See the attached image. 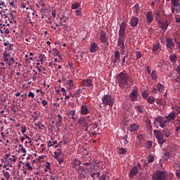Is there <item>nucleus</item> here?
<instances>
[{
    "instance_id": "obj_39",
    "label": "nucleus",
    "mask_w": 180,
    "mask_h": 180,
    "mask_svg": "<svg viewBox=\"0 0 180 180\" xmlns=\"http://www.w3.org/2000/svg\"><path fill=\"white\" fill-rule=\"evenodd\" d=\"M25 167H27V169H30V171H33V167H32V165L30 162H27L25 164Z\"/></svg>"
},
{
    "instance_id": "obj_9",
    "label": "nucleus",
    "mask_w": 180,
    "mask_h": 180,
    "mask_svg": "<svg viewBox=\"0 0 180 180\" xmlns=\"http://www.w3.org/2000/svg\"><path fill=\"white\" fill-rule=\"evenodd\" d=\"M137 96H139V90L136 88H134L129 94V99L131 102H136Z\"/></svg>"
},
{
    "instance_id": "obj_33",
    "label": "nucleus",
    "mask_w": 180,
    "mask_h": 180,
    "mask_svg": "<svg viewBox=\"0 0 180 180\" xmlns=\"http://www.w3.org/2000/svg\"><path fill=\"white\" fill-rule=\"evenodd\" d=\"M147 102H148L150 105H153L155 102V98L154 96H149L146 99Z\"/></svg>"
},
{
    "instance_id": "obj_62",
    "label": "nucleus",
    "mask_w": 180,
    "mask_h": 180,
    "mask_svg": "<svg viewBox=\"0 0 180 180\" xmlns=\"http://www.w3.org/2000/svg\"><path fill=\"white\" fill-rule=\"evenodd\" d=\"M179 34H178V32H176L175 34H174L173 37H174L175 41H176V39H178Z\"/></svg>"
},
{
    "instance_id": "obj_60",
    "label": "nucleus",
    "mask_w": 180,
    "mask_h": 180,
    "mask_svg": "<svg viewBox=\"0 0 180 180\" xmlns=\"http://www.w3.org/2000/svg\"><path fill=\"white\" fill-rule=\"evenodd\" d=\"M9 53H6V52H4L3 53V58H8V57H9Z\"/></svg>"
},
{
    "instance_id": "obj_29",
    "label": "nucleus",
    "mask_w": 180,
    "mask_h": 180,
    "mask_svg": "<svg viewBox=\"0 0 180 180\" xmlns=\"http://www.w3.org/2000/svg\"><path fill=\"white\" fill-rule=\"evenodd\" d=\"M156 88L158 89V92H162L165 89L164 85L161 84V83H158Z\"/></svg>"
},
{
    "instance_id": "obj_27",
    "label": "nucleus",
    "mask_w": 180,
    "mask_h": 180,
    "mask_svg": "<svg viewBox=\"0 0 180 180\" xmlns=\"http://www.w3.org/2000/svg\"><path fill=\"white\" fill-rule=\"evenodd\" d=\"M100 40L101 43H106V41L108 40V38L106 37V34L103 32H102L100 34Z\"/></svg>"
},
{
    "instance_id": "obj_16",
    "label": "nucleus",
    "mask_w": 180,
    "mask_h": 180,
    "mask_svg": "<svg viewBox=\"0 0 180 180\" xmlns=\"http://www.w3.org/2000/svg\"><path fill=\"white\" fill-rule=\"evenodd\" d=\"M162 134L166 137V139H168V137H171L172 136V132L171 131V129L168 128H165L162 129Z\"/></svg>"
},
{
    "instance_id": "obj_41",
    "label": "nucleus",
    "mask_w": 180,
    "mask_h": 180,
    "mask_svg": "<svg viewBox=\"0 0 180 180\" xmlns=\"http://www.w3.org/2000/svg\"><path fill=\"white\" fill-rule=\"evenodd\" d=\"M101 175L100 172H97V173H93L91 174V178H93V179H96V178H99Z\"/></svg>"
},
{
    "instance_id": "obj_36",
    "label": "nucleus",
    "mask_w": 180,
    "mask_h": 180,
    "mask_svg": "<svg viewBox=\"0 0 180 180\" xmlns=\"http://www.w3.org/2000/svg\"><path fill=\"white\" fill-rule=\"evenodd\" d=\"M151 78L153 80L157 79L158 77H157V71L155 70H153L151 74H150Z\"/></svg>"
},
{
    "instance_id": "obj_18",
    "label": "nucleus",
    "mask_w": 180,
    "mask_h": 180,
    "mask_svg": "<svg viewBox=\"0 0 180 180\" xmlns=\"http://www.w3.org/2000/svg\"><path fill=\"white\" fill-rule=\"evenodd\" d=\"M139 25V18L137 17H132L130 20V26L131 27H134Z\"/></svg>"
},
{
    "instance_id": "obj_15",
    "label": "nucleus",
    "mask_w": 180,
    "mask_h": 180,
    "mask_svg": "<svg viewBox=\"0 0 180 180\" xmlns=\"http://www.w3.org/2000/svg\"><path fill=\"white\" fill-rule=\"evenodd\" d=\"M77 173L82 176H85V175L88 174V171L85 169V167L82 166H79V168H77Z\"/></svg>"
},
{
    "instance_id": "obj_31",
    "label": "nucleus",
    "mask_w": 180,
    "mask_h": 180,
    "mask_svg": "<svg viewBox=\"0 0 180 180\" xmlns=\"http://www.w3.org/2000/svg\"><path fill=\"white\" fill-rule=\"evenodd\" d=\"M60 55V51H58V49L57 48H53L52 49V56L53 57H58V56Z\"/></svg>"
},
{
    "instance_id": "obj_8",
    "label": "nucleus",
    "mask_w": 180,
    "mask_h": 180,
    "mask_svg": "<svg viewBox=\"0 0 180 180\" xmlns=\"http://www.w3.org/2000/svg\"><path fill=\"white\" fill-rule=\"evenodd\" d=\"M79 124H81L82 126H83V127H86V129H84L85 131H88V129H89V126L91 123V119H89V117H82L79 120Z\"/></svg>"
},
{
    "instance_id": "obj_54",
    "label": "nucleus",
    "mask_w": 180,
    "mask_h": 180,
    "mask_svg": "<svg viewBox=\"0 0 180 180\" xmlns=\"http://www.w3.org/2000/svg\"><path fill=\"white\" fill-rule=\"evenodd\" d=\"M164 158L165 160H169V153L168 152H165L164 153Z\"/></svg>"
},
{
    "instance_id": "obj_7",
    "label": "nucleus",
    "mask_w": 180,
    "mask_h": 180,
    "mask_svg": "<svg viewBox=\"0 0 180 180\" xmlns=\"http://www.w3.org/2000/svg\"><path fill=\"white\" fill-rule=\"evenodd\" d=\"M155 122L156 124H158L160 127H162V129H164V127H167V124H168V121L167 119H165V117H157L155 119Z\"/></svg>"
},
{
    "instance_id": "obj_51",
    "label": "nucleus",
    "mask_w": 180,
    "mask_h": 180,
    "mask_svg": "<svg viewBox=\"0 0 180 180\" xmlns=\"http://www.w3.org/2000/svg\"><path fill=\"white\" fill-rule=\"evenodd\" d=\"M135 54L136 60H140V58H141V53H140V51H136Z\"/></svg>"
},
{
    "instance_id": "obj_21",
    "label": "nucleus",
    "mask_w": 180,
    "mask_h": 180,
    "mask_svg": "<svg viewBox=\"0 0 180 180\" xmlns=\"http://www.w3.org/2000/svg\"><path fill=\"white\" fill-rule=\"evenodd\" d=\"M167 44H166V47L167 49H172L174 46H175V44L174 41H172V38H167Z\"/></svg>"
},
{
    "instance_id": "obj_64",
    "label": "nucleus",
    "mask_w": 180,
    "mask_h": 180,
    "mask_svg": "<svg viewBox=\"0 0 180 180\" xmlns=\"http://www.w3.org/2000/svg\"><path fill=\"white\" fill-rule=\"evenodd\" d=\"M176 71L178 72V74H180V65L177 66Z\"/></svg>"
},
{
    "instance_id": "obj_22",
    "label": "nucleus",
    "mask_w": 180,
    "mask_h": 180,
    "mask_svg": "<svg viewBox=\"0 0 180 180\" xmlns=\"http://www.w3.org/2000/svg\"><path fill=\"white\" fill-rule=\"evenodd\" d=\"M16 23V21L9 18L8 17L5 16V22L4 24V26L6 25V26H11V24L12 23Z\"/></svg>"
},
{
    "instance_id": "obj_37",
    "label": "nucleus",
    "mask_w": 180,
    "mask_h": 180,
    "mask_svg": "<svg viewBox=\"0 0 180 180\" xmlns=\"http://www.w3.org/2000/svg\"><path fill=\"white\" fill-rule=\"evenodd\" d=\"M3 175L6 179H11V174L8 172H5L3 170Z\"/></svg>"
},
{
    "instance_id": "obj_30",
    "label": "nucleus",
    "mask_w": 180,
    "mask_h": 180,
    "mask_svg": "<svg viewBox=\"0 0 180 180\" xmlns=\"http://www.w3.org/2000/svg\"><path fill=\"white\" fill-rule=\"evenodd\" d=\"M75 110H70L68 113L69 117L72 119V120H75Z\"/></svg>"
},
{
    "instance_id": "obj_19",
    "label": "nucleus",
    "mask_w": 180,
    "mask_h": 180,
    "mask_svg": "<svg viewBox=\"0 0 180 180\" xmlns=\"http://www.w3.org/2000/svg\"><path fill=\"white\" fill-rule=\"evenodd\" d=\"M81 113L84 115H89V109H88V106L86 105H82L81 106Z\"/></svg>"
},
{
    "instance_id": "obj_5",
    "label": "nucleus",
    "mask_w": 180,
    "mask_h": 180,
    "mask_svg": "<svg viewBox=\"0 0 180 180\" xmlns=\"http://www.w3.org/2000/svg\"><path fill=\"white\" fill-rule=\"evenodd\" d=\"M4 160L7 165H8V167H11V168H12V167H13L12 164H13L14 162H16V156L13 155H11V153H8L6 154L4 157Z\"/></svg>"
},
{
    "instance_id": "obj_14",
    "label": "nucleus",
    "mask_w": 180,
    "mask_h": 180,
    "mask_svg": "<svg viewBox=\"0 0 180 180\" xmlns=\"http://www.w3.org/2000/svg\"><path fill=\"white\" fill-rule=\"evenodd\" d=\"M82 86H94V83H92V79H85L82 82Z\"/></svg>"
},
{
    "instance_id": "obj_50",
    "label": "nucleus",
    "mask_w": 180,
    "mask_h": 180,
    "mask_svg": "<svg viewBox=\"0 0 180 180\" xmlns=\"http://www.w3.org/2000/svg\"><path fill=\"white\" fill-rule=\"evenodd\" d=\"M61 155V152H54V158H56V160H58V157H60Z\"/></svg>"
},
{
    "instance_id": "obj_58",
    "label": "nucleus",
    "mask_w": 180,
    "mask_h": 180,
    "mask_svg": "<svg viewBox=\"0 0 180 180\" xmlns=\"http://www.w3.org/2000/svg\"><path fill=\"white\" fill-rule=\"evenodd\" d=\"M27 96L28 98H34V93L30 91Z\"/></svg>"
},
{
    "instance_id": "obj_45",
    "label": "nucleus",
    "mask_w": 180,
    "mask_h": 180,
    "mask_svg": "<svg viewBox=\"0 0 180 180\" xmlns=\"http://www.w3.org/2000/svg\"><path fill=\"white\" fill-rule=\"evenodd\" d=\"M20 147H21L20 151L22 152V155H23V157H25V155H26V153H27V151L26 150V148L25 147H23L22 145H20Z\"/></svg>"
},
{
    "instance_id": "obj_12",
    "label": "nucleus",
    "mask_w": 180,
    "mask_h": 180,
    "mask_svg": "<svg viewBox=\"0 0 180 180\" xmlns=\"http://www.w3.org/2000/svg\"><path fill=\"white\" fill-rule=\"evenodd\" d=\"M128 130L130 133H136V131L140 130V126L137 124H131L129 126Z\"/></svg>"
},
{
    "instance_id": "obj_40",
    "label": "nucleus",
    "mask_w": 180,
    "mask_h": 180,
    "mask_svg": "<svg viewBox=\"0 0 180 180\" xmlns=\"http://www.w3.org/2000/svg\"><path fill=\"white\" fill-rule=\"evenodd\" d=\"M148 95H150V94H148V91H144L142 93V98H143V99H148Z\"/></svg>"
},
{
    "instance_id": "obj_63",
    "label": "nucleus",
    "mask_w": 180,
    "mask_h": 180,
    "mask_svg": "<svg viewBox=\"0 0 180 180\" xmlns=\"http://www.w3.org/2000/svg\"><path fill=\"white\" fill-rule=\"evenodd\" d=\"M176 176L180 179V169H178L176 172Z\"/></svg>"
},
{
    "instance_id": "obj_38",
    "label": "nucleus",
    "mask_w": 180,
    "mask_h": 180,
    "mask_svg": "<svg viewBox=\"0 0 180 180\" xmlns=\"http://www.w3.org/2000/svg\"><path fill=\"white\" fill-rule=\"evenodd\" d=\"M173 167L176 171H178L180 168V162H174Z\"/></svg>"
},
{
    "instance_id": "obj_3",
    "label": "nucleus",
    "mask_w": 180,
    "mask_h": 180,
    "mask_svg": "<svg viewBox=\"0 0 180 180\" xmlns=\"http://www.w3.org/2000/svg\"><path fill=\"white\" fill-rule=\"evenodd\" d=\"M102 103L103 106H113V103H115V98L112 97V96L107 94L103 96L102 98Z\"/></svg>"
},
{
    "instance_id": "obj_44",
    "label": "nucleus",
    "mask_w": 180,
    "mask_h": 180,
    "mask_svg": "<svg viewBox=\"0 0 180 180\" xmlns=\"http://www.w3.org/2000/svg\"><path fill=\"white\" fill-rule=\"evenodd\" d=\"M158 49H160V44L157 43L155 45H153L152 50H153V51H157V50H158Z\"/></svg>"
},
{
    "instance_id": "obj_11",
    "label": "nucleus",
    "mask_w": 180,
    "mask_h": 180,
    "mask_svg": "<svg viewBox=\"0 0 180 180\" xmlns=\"http://www.w3.org/2000/svg\"><path fill=\"white\" fill-rule=\"evenodd\" d=\"M125 32H126V21H123L120 26L119 36L124 37Z\"/></svg>"
},
{
    "instance_id": "obj_17",
    "label": "nucleus",
    "mask_w": 180,
    "mask_h": 180,
    "mask_svg": "<svg viewBox=\"0 0 180 180\" xmlns=\"http://www.w3.org/2000/svg\"><path fill=\"white\" fill-rule=\"evenodd\" d=\"M117 46L122 49V50L124 49V37H118Z\"/></svg>"
},
{
    "instance_id": "obj_48",
    "label": "nucleus",
    "mask_w": 180,
    "mask_h": 180,
    "mask_svg": "<svg viewBox=\"0 0 180 180\" xmlns=\"http://www.w3.org/2000/svg\"><path fill=\"white\" fill-rule=\"evenodd\" d=\"M169 60L172 61V63H175L176 60V56L172 54L169 56Z\"/></svg>"
},
{
    "instance_id": "obj_23",
    "label": "nucleus",
    "mask_w": 180,
    "mask_h": 180,
    "mask_svg": "<svg viewBox=\"0 0 180 180\" xmlns=\"http://www.w3.org/2000/svg\"><path fill=\"white\" fill-rule=\"evenodd\" d=\"M98 44L96 43L93 42L90 45V53H96V51H98Z\"/></svg>"
},
{
    "instance_id": "obj_6",
    "label": "nucleus",
    "mask_w": 180,
    "mask_h": 180,
    "mask_svg": "<svg viewBox=\"0 0 180 180\" xmlns=\"http://www.w3.org/2000/svg\"><path fill=\"white\" fill-rule=\"evenodd\" d=\"M167 179L166 171H158L153 174V180H165Z\"/></svg>"
},
{
    "instance_id": "obj_34",
    "label": "nucleus",
    "mask_w": 180,
    "mask_h": 180,
    "mask_svg": "<svg viewBox=\"0 0 180 180\" xmlns=\"http://www.w3.org/2000/svg\"><path fill=\"white\" fill-rule=\"evenodd\" d=\"M148 164H151V162H154V155H149L147 157Z\"/></svg>"
},
{
    "instance_id": "obj_20",
    "label": "nucleus",
    "mask_w": 180,
    "mask_h": 180,
    "mask_svg": "<svg viewBox=\"0 0 180 180\" xmlns=\"http://www.w3.org/2000/svg\"><path fill=\"white\" fill-rule=\"evenodd\" d=\"M65 86H66L67 89L70 91V89H72L74 88V82L72 79H68L66 81V83L65 84Z\"/></svg>"
},
{
    "instance_id": "obj_25",
    "label": "nucleus",
    "mask_w": 180,
    "mask_h": 180,
    "mask_svg": "<svg viewBox=\"0 0 180 180\" xmlns=\"http://www.w3.org/2000/svg\"><path fill=\"white\" fill-rule=\"evenodd\" d=\"M159 27L165 32L168 29V21L160 22Z\"/></svg>"
},
{
    "instance_id": "obj_43",
    "label": "nucleus",
    "mask_w": 180,
    "mask_h": 180,
    "mask_svg": "<svg viewBox=\"0 0 180 180\" xmlns=\"http://www.w3.org/2000/svg\"><path fill=\"white\" fill-rule=\"evenodd\" d=\"M81 4H79V3L75 2L72 5V9H78V8H79Z\"/></svg>"
},
{
    "instance_id": "obj_28",
    "label": "nucleus",
    "mask_w": 180,
    "mask_h": 180,
    "mask_svg": "<svg viewBox=\"0 0 180 180\" xmlns=\"http://www.w3.org/2000/svg\"><path fill=\"white\" fill-rule=\"evenodd\" d=\"M58 120L56 122L57 127H61V122H63V117L60 115H57Z\"/></svg>"
},
{
    "instance_id": "obj_13",
    "label": "nucleus",
    "mask_w": 180,
    "mask_h": 180,
    "mask_svg": "<svg viewBox=\"0 0 180 180\" xmlns=\"http://www.w3.org/2000/svg\"><path fill=\"white\" fill-rule=\"evenodd\" d=\"M140 169V165H137L136 166H134L129 174V178H133L135 175H137V173L139 172V170Z\"/></svg>"
},
{
    "instance_id": "obj_35",
    "label": "nucleus",
    "mask_w": 180,
    "mask_h": 180,
    "mask_svg": "<svg viewBox=\"0 0 180 180\" xmlns=\"http://www.w3.org/2000/svg\"><path fill=\"white\" fill-rule=\"evenodd\" d=\"M118 153L123 155L127 153V150L124 148H118Z\"/></svg>"
},
{
    "instance_id": "obj_55",
    "label": "nucleus",
    "mask_w": 180,
    "mask_h": 180,
    "mask_svg": "<svg viewBox=\"0 0 180 180\" xmlns=\"http://www.w3.org/2000/svg\"><path fill=\"white\" fill-rule=\"evenodd\" d=\"M157 92H158V89H156L155 87L151 88V94H153L154 95H155V94H157Z\"/></svg>"
},
{
    "instance_id": "obj_59",
    "label": "nucleus",
    "mask_w": 180,
    "mask_h": 180,
    "mask_svg": "<svg viewBox=\"0 0 180 180\" xmlns=\"http://www.w3.org/2000/svg\"><path fill=\"white\" fill-rule=\"evenodd\" d=\"M26 130H27V128H26L25 126L21 127V131H22V134H25V133H26Z\"/></svg>"
},
{
    "instance_id": "obj_52",
    "label": "nucleus",
    "mask_w": 180,
    "mask_h": 180,
    "mask_svg": "<svg viewBox=\"0 0 180 180\" xmlns=\"http://www.w3.org/2000/svg\"><path fill=\"white\" fill-rule=\"evenodd\" d=\"M76 16H81L82 11H81V8H78L75 11Z\"/></svg>"
},
{
    "instance_id": "obj_2",
    "label": "nucleus",
    "mask_w": 180,
    "mask_h": 180,
    "mask_svg": "<svg viewBox=\"0 0 180 180\" xmlns=\"http://www.w3.org/2000/svg\"><path fill=\"white\" fill-rule=\"evenodd\" d=\"M172 110L168 115L165 116V118L166 120H167V122L169 123L171 120H174L175 117L180 113V108L178 106H175L172 108Z\"/></svg>"
},
{
    "instance_id": "obj_42",
    "label": "nucleus",
    "mask_w": 180,
    "mask_h": 180,
    "mask_svg": "<svg viewBox=\"0 0 180 180\" xmlns=\"http://www.w3.org/2000/svg\"><path fill=\"white\" fill-rule=\"evenodd\" d=\"M57 144V141H49L48 142V146L53 147V146H56Z\"/></svg>"
},
{
    "instance_id": "obj_32",
    "label": "nucleus",
    "mask_w": 180,
    "mask_h": 180,
    "mask_svg": "<svg viewBox=\"0 0 180 180\" xmlns=\"http://www.w3.org/2000/svg\"><path fill=\"white\" fill-rule=\"evenodd\" d=\"M9 26L10 25H5V26H4V25H3V27H1V29H3L5 34H9V33L11 32L9 31Z\"/></svg>"
},
{
    "instance_id": "obj_47",
    "label": "nucleus",
    "mask_w": 180,
    "mask_h": 180,
    "mask_svg": "<svg viewBox=\"0 0 180 180\" xmlns=\"http://www.w3.org/2000/svg\"><path fill=\"white\" fill-rule=\"evenodd\" d=\"M71 143V139L70 138H65L63 139V144H70Z\"/></svg>"
},
{
    "instance_id": "obj_4",
    "label": "nucleus",
    "mask_w": 180,
    "mask_h": 180,
    "mask_svg": "<svg viewBox=\"0 0 180 180\" xmlns=\"http://www.w3.org/2000/svg\"><path fill=\"white\" fill-rule=\"evenodd\" d=\"M153 133L157 139L158 144L160 146H162L165 141H167V139L164 138V135L162 134V132L160 130H154Z\"/></svg>"
},
{
    "instance_id": "obj_10",
    "label": "nucleus",
    "mask_w": 180,
    "mask_h": 180,
    "mask_svg": "<svg viewBox=\"0 0 180 180\" xmlns=\"http://www.w3.org/2000/svg\"><path fill=\"white\" fill-rule=\"evenodd\" d=\"M172 11H176L177 13H180V4L178 1H172Z\"/></svg>"
},
{
    "instance_id": "obj_1",
    "label": "nucleus",
    "mask_w": 180,
    "mask_h": 180,
    "mask_svg": "<svg viewBox=\"0 0 180 180\" xmlns=\"http://www.w3.org/2000/svg\"><path fill=\"white\" fill-rule=\"evenodd\" d=\"M129 75L127 72H120L117 76V81L120 86H126L129 85Z\"/></svg>"
},
{
    "instance_id": "obj_26",
    "label": "nucleus",
    "mask_w": 180,
    "mask_h": 180,
    "mask_svg": "<svg viewBox=\"0 0 180 180\" xmlns=\"http://www.w3.org/2000/svg\"><path fill=\"white\" fill-rule=\"evenodd\" d=\"M115 58L113 59L114 64H116L118 61L120 60V52L119 51H117L115 54Z\"/></svg>"
},
{
    "instance_id": "obj_49",
    "label": "nucleus",
    "mask_w": 180,
    "mask_h": 180,
    "mask_svg": "<svg viewBox=\"0 0 180 180\" xmlns=\"http://www.w3.org/2000/svg\"><path fill=\"white\" fill-rule=\"evenodd\" d=\"M44 167L46 168V169H49V171H51V167L50 166V162H46L44 164Z\"/></svg>"
},
{
    "instance_id": "obj_46",
    "label": "nucleus",
    "mask_w": 180,
    "mask_h": 180,
    "mask_svg": "<svg viewBox=\"0 0 180 180\" xmlns=\"http://www.w3.org/2000/svg\"><path fill=\"white\" fill-rule=\"evenodd\" d=\"M82 91H81V89H77L76 91H75V95L77 96V98H79L81 96V93Z\"/></svg>"
},
{
    "instance_id": "obj_24",
    "label": "nucleus",
    "mask_w": 180,
    "mask_h": 180,
    "mask_svg": "<svg viewBox=\"0 0 180 180\" xmlns=\"http://www.w3.org/2000/svg\"><path fill=\"white\" fill-rule=\"evenodd\" d=\"M153 19H154V15H153V12L149 11L146 14V20H147L148 23H151V22H153Z\"/></svg>"
},
{
    "instance_id": "obj_61",
    "label": "nucleus",
    "mask_w": 180,
    "mask_h": 180,
    "mask_svg": "<svg viewBox=\"0 0 180 180\" xmlns=\"http://www.w3.org/2000/svg\"><path fill=\"white\" fill-rule=\"evenodd\" d=\"M156 67H159L160 68H161V67H162V62H158L155 63Z\"/></svg>"
},
{
    "instance_id": "obj_57",
    "label": "nucleus",
    "mask_w": 180,
    "mask_h": 180,
    "mask_svg": "<svg viewBox=\"0 0 180 180\" xmlns=\"http://www.w3.org/2000/svg\"><path fill=\"white\" fill-rule=\"evenodd\" d=\"M151 146H153V143H151V141H148L146 142V147H147L148 148H150Z\"/></svg>"
},
{
    "instance_id": "obj_56",
    "label": "nucleus",
    "mask_w": 180,
    "mask_h": 180,
    "mask_svg": "<svg viewBox=\"0 0 180 180\" xmlns=\"http://www.w3.org/2000/svg\"><path fill=\"white\" fill-rule=\"evenodd\" d=\"M74 164L75 165H81V161L78 159H75Z\"/></svg>"
},
{
    "instance_id": "obj_53",
    "label": "nucleus",
    "mask_w": 180,
    "mask_h": 180,
    "mask_svg": "<svg viewBox=\"0 0 180 180\" xmlns=\"http://www.w3.org/2000/svg\"><path fill=\"white\" fill-rule=\"evenodd\" d=\"M14 63H15V59L13 58V57H11L8 62V67H11V65H12V64H13Z\"/></svg>"
}]
</instances>
